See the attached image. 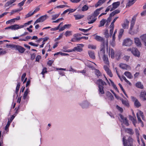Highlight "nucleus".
I'll use <instances>...</instances> for the list:
<instances>
[{
	"instance_id": "obj_34",
	"label": "nucleus",
	"mask_w": 146,
	"mask_h": 146,
	"mask_svg": "<svg viewBox=\"0 0 146 146\" xmlns=\"http://www.w3.org/2000/svg\"><path fill=\"white\" fill-rule=\"evenodd\" d=\"M135 22V19L133 18L132 19V20L131 22V24L130 25V30H131L133 27V26L134 25Z\"/></svg>"
},
{
	"instance_id": "obj_52",
	"label": "nucleus",
	"mask_w": 146,
	"mask_h": 146,
	"mask_svg": "<svg viewBox=\"0 0 146 146\" xmlns=\"http://www.w3.org/2000/svg\"><path fill=\"white\" fill-rule=\"evenodd\" d=\"M65 7H69L68 6V5H63L58 6L56 7L57 8H64Z\"/></svg>"
},
{
	"instance_id": "obj_45",
	"label": "nucleus",
	"mask_w": 146,
	"mask_h": 146,
	"mask_svg": "<svg viewBox=\"0 0 146 146\" xmlns=\"http://www.w3.org/2000/svg\"><path fill=\"white\" fill-rule=\"evenodd\" d=\"M88 9V7L86 5H84L82 8V11H85L87 10Z\"/></svg>"
},
{
	"instance_id": "obj_32",
	"label": "nucleus",
	"mask_w": 146,
	"mask_h": 146,
	"mask_svg": "<svg viewBox=\"0 0 146 146\" xmlns=\"http://www.w3.org/2000/svg\"><path fill=\"white\" fill-rule=\"evenodd\" d=\"M140 38L144 43L146 44V34H144L141 36Z\"/></svg>"
},
{
	"instance_id": "obj_26",
	"label": "nucleus",
	"mask_w": 146,
	"mask_h": 146,
	"mask_svg": "<svg viewBox=\"0 0 146 146\" xmlns=\"http://www.w3.org/2000/svg\"><path fill=\"white\" fill-rule=\"evenodd\" d=\"M125 131L126 133L131 135H133L134 132L132 129L129 128H127L125 129Z\"/></svg>"
},
{
	"instance_id": "obj_3",
	"label": "nucleus",
	"mask_w": 146,
	"mask_h": 146,
	"mask_svg": "<svg viewBox=\"0 0 146 146\" xmlns=\"http://www.w3.org/2000/svg\"><path fill=\"white\" fill-rule=\"evenodd\" d=\"M140 116L141 117L143 120H145L143 113L140 110H139L137 113V117L138 122L139 123H141V126L143 127L144 126V124L140 118Z\"/></svg>"
},
{
	"instance_id": "obj_25",
	"label": "nucleus",
	"mask_w": 146,
	"mask_h": 146,
	"mask_svg": "<svg viewBox=\"0 0 146 146\" xmlns=\"http://www.w3.org/2000/svg\"><path fill=\"white\" fill-rule=\"evenodd\" d=\"M136 1V0H129V2L127 4L126 7H129L133 5Z\"/></svg>"
},
{
	"instance_id": "obj_33",
	"label": "nucleus",
	"mask_w": 146,
	"mask_h": 146,
	"mask_svg": "<svg viewBox=\"0 0 146 146\" xmlns=\"http://www.w3.org/2000/svg\"><path fill=\"white\" fill-rule=\"evenodd\" d=\"M120 12V11L119 10H118V9L116 10H115L114 11H113V12H112V13H111L110 14V17H113V16H114L116 14L119 13Z\"/></svg>"
},
{
	"instance_id": "obj_17",
	"label": "nucleus",
	"mask_w": 146,
	"mask_h": 146,
	"mask_svg": "<svg viewBox=\"0 0 146 146\" xmlns=\"http://www.w3.org/2000/svg\"><path fill=\"white\" fill-rule=\"evenodd\" d=\"M120 4V2L119 1L113 3L112 4V7L110 9V11H111L117 8Z\"/></svg>"
},
{
	"instance_id": "obj_28",
	"label": "nucleus",
	"mask_w": 146,
	"mask_h": 146,
	"mask_svg": "<svg viewBox=\"0 0 146 146\" xmlns=\"http://www.w3.org/2000/svg\"><path fill=\"white\" fill-rule=\"evenodd\" d=\"M121 100L122 104L126 107H128L129 106V104L128 101L127 100H125L123 99H121Z\"/></svg>"
},
{
	"instance_id": "obj_11",
	"label": "nucleus",
	"mask_w": 146,
	"mask_h": 146,
	"mask_svg": "<svg viewBox=\"0 0 146 146\" xmlns=\"http://www.w3.org/2000/svg\"><path fill=\"white\" fill-rule=\"evenodd\" d=\"M103 7H101L100 8L96 9L92 14L93 16L90 17H96L100 13V11L103 9ZM90 17L89 18V19H90Z\"/></svg>"
},
{
	"instance_id": "obj_4",
	"label": "nucleus",
	"mask_w": 146,
	"mask_h": 146,
	"mask_svg": "<svg viewBox=\"0 0 146 146\" xmlns=\"http://www.w3.org/2000/svg\"><path fill=\"white\" fill-rule=\"evenodd\" d=\"M105 42L102 43L100 45V51L98 53L99 56L100 58L101 56H102L103 54H105Z\"/></svg>"
},
{
	"instance_id": "obj_54",
	"label": "nucleus",
	"mask_w": 146,
	"mask_h": 146,
	"mask_svg": "<svg viewBox=\"0 0 146 146\" xmlns=\"http://www.w3.org/2000/svg\"><path fill=\"white\" fill-rule=\"evenodd\" d=\"M130 57L129 56H124L123 57V59L126 61H128L129 58Z\"/></svg>"
},
{
	"instance_id": "obj_41",
	"label": "nucleus",
	"mask_w": 146,
	"mask_h": 146,
	"mask_svg": "<svg viewBox=\"0 0 146 146\" xmlns=\"http://www.w3.org/2000/svg\"><path fill=\"white\" fill-rule=\"evenodd\" d=\"M124 32V30L122 29H120L119 35H118V38L119 39H120L121 37Z\"/></svg>"
},
{
	"instance_id": "obj_13",
	"label": "nucleus",
	"mask_w": 146,
	"mask_h": 146,
	"mask_svg": "<svg viewBox=\"0 0 146 146\" xmlns=\"http://www.w3.org/2000/svg\"><path fill=\"white\" fill-rule=\"evenodd\" d=\"M119 67L123 69L129 70H131V67L125 64L121 63L119 65Z\"/></svg>"
},
{
	"instance_id": "obj_5",
	"label": "nucleus",
	"mask_w": 146,
	"mask_h": 146,
	"mask_svg": "<svg viewBox=\"0 0 146 146\" xmlns=\"http://www.w3.org/2000/svg\"><path fill=\"white\" fill-rule=\"evenodd\" d=\"M48 17L47 15H46L41 16L36 20L34 23V25L39 23L43 22Z\"/></svg>"
},
{
	"instance_id": "obj_42",
	"label": "nucleus",
	"mask_w": 146,
	"mask_h": 146,
	"mask_svg": "<svg viewBox=\"0 0 146 146\" xmlns=\"http://www.w3.org/2000/svg\"><path fill=\"white\" fill-rule=\"evenodd\" d=\"M95 73L97 77H99L102 74L98 70L96 69L95 70Z\"/></svg>"
},
{
	"instance_id": "obj_8",
	"label": "nucleus",
	"mask_w": 146,
	"mask_h": 146,
	"mask_svg": "<svg viewBox=\"0 0 146 146\" xmlns=\"http://www.w3.org/2000/svg\"><path fill=\"white\" fill-rule=\"evenodd\" d=\"M79 104L82 108L85 109L89 107L90 103L88 101H84L79 103Z\"/></svg>"
},
{
	"instance_id": "obj_60",
	"label": "nucleus",
	"mask_w": 146,
	"mask_h": 146,
	"mask_svg": "<svg viewBox=\"0 0 146 146\" xmlns=\"http://www.w3.org/2000/svg\"><path fill=\"white\" fill-rule=\"evenodd\" d=\"M104 34L106 38H108L109 37L108 31V30H106Z\"/></svg>"
},
{
	"instance_id": "obj_49",
	"label": "nucleus",
	"mask_w": 146,
	"mask_h": 146,
	"mask_svg": "<svg viewBox=\"0 0 146 146\" xmlns=\"http://www.w3.org/2000/svg\"><path fill=\"white\" fill-rule=\"evenodd\" d=\"M15 22V21H14V19H11V20H8V21H7L6 22V24H9L11 23H13Z\"/></svg>"
},
{
	"instance_id": "obj_10",
	"label": "nucleus",
	"mask_w": 146,
	"mask_h": 146,
	"mask_svg": "<svg viewBox=\"0 0 146 146\" xmlns=\"http://www.w3.org/2000/svg\"><path fill=\"white\" fill-rule=\"evenodd\" d=\"M132 43V41L130 38H128L124 40L123 45L127 46H131Z\"/></svg>"
},
{
	"instance_id": "obj_40",
	"label": "nucleus",
	"mask_w": 146,
	"mask_h": 146,
	"mask_svg": "<svg viewBox=\"0 0 146 146\" xmlns=\"http://www.w3.org/2000/svg\"><path fill=\"white\" fill-rule=\"evenodd\" d=\"M64 35L66 37L72 35V31H67L65 32Z\"/></svg>"
},
{
	"instance_id": "obj_29",
	"label": "nucleus",
	"mask_w": 146,
	"mask_h": 146,
	"mask_svg": "<svg viewBox=\"0 0 146 146\" xmlns=\"http://www.w3.org/2000/svg\"><path fill=\"white\" fill-rule=\"evenodd\" d=\"M88 54L90 58L93 59L95 58V57L94 52L89 50L88 51Z\"/></svg>"
},
{
	"instance_id": "obj_62",
	"label": "nucleus",
	"mask_w": 146,
	"mask_h": 146,
	"mask_svg": "<svg viewBox=\"0 0 146 146\" xmlns=\"http://www.w3.org/2000/svg\"><path fill=\"white\" fill-rule=\"evenodd\" d=\"M7 52V51L3 50L0 51V55H3L5 54Z\"/></svg>"
},
{
	"instance_id": "obj_27",
	"label": "nucleus",
	"mask_w": 146,
	"mask_h": 146,
	"mask_svg": "<svg viewBox=\"0 0 146 146\" xmlns=\"http://www.w3.org/2000/svg\"><path fill=\"white\" fill-rule=\"evenodd\" d=\"M129 23V21L127 19H126L125 22L122 25V27L124 29H127L128 27Z\"/></svg>"
},
{
	"instance_id": "obj_36",
	"label": "nucleus",
	"mask_w": 146,
	"mask_h": 146,
	"mask_svg": "<svg viewBox=\"0 0 146 146\" xmlns=\"http://www.w3.org/2000/svg\"><path fill=\"white\" fill-rule=\"evenodd\" d=\"M29 92L30 91L28 88H27L26 89L24 92L23 96V98L24 100L26 99L28 94Z\"/></svg>"
},
{
	"instance_id": "obj_37",
	"label": "nucleus",
	"mask_w": 146,
	"mask_h": 146,
	"mask_svg": "<svg viewBox=\"0 0 146 146\" xmlns=\"http://www.w3.org/2000/svg\"><path fill=\"white\" fill-rule=\"evenodd\" d=\"M106 22V20L104 19H102V20L100 21V24L99 26V27H101L103 26Z\"/></svg>"
},
{
	"instance_id": "obj_23",
	"label": "nucleus",
	"mask_w": 146,
	"mask_h": 146,
	"mask_svg": "<svg viewBox=\"0 0 146 146\" xmlns=\"http://www.w3.org/2000/svg\"><path fill=\"white\" fill-rule=\"evenodd\" d=\"M71 26V25L70 24L65 25L59 29V31H64L66 29L70 28Z\"/></svg>"
},
{
	"instance_id": "obj_22",
	"label": "nucleus",
	"mask_w": 146,
	"mask_h": 146,
	"mask_svg": "<svg viewBox=\"0 0 146 146\" xmlns=\"http://www.w3.org/2000/svg\"><path fill=\"white\" fill-rule=\"evenodd\" d=\"M102 56H103V60L104 63L106 64H109V61L108 60V56L107 55H106L105 54H103Z\"/></svg>"
},
{
	"instance_id": "obj_16",
	"label": "nucleus",
	"mask_w": 146,
	"mask_h": 146,
	"mask_svg": "<svg viewBox=\"0 0 146 146\" xmlns=\"http://www.w3.org/2000/svg\"><path fill=\"white\" fill-rule=\"evenodd\" d=\"M24 27V25H21L17 24L12 25V30H16L19 29L23 28Z\"/></svg>"
},
{
	"instance_id": "obj_51",
	"label": "nucleus",
	"mask_w": 146,
	"mask_h": 146,
	"mask_svg": "<svg viewBox=\"0 0 146 146\" xmlns=\"http://www.w3.org/2000/svg\"><path fill=\"white\" fill-rule=\"evenodd\" d=\"M135 132L136 135L138 138H139V130L138 129L136 128L135 129Z\"/></svg>"
},
{
	"instance_id": "obj_39",
	"label": "nucleus",
	"mask_w": 146,
	"mask_h": 146,
	"mask_svg": "<svg viewBox=\"0 0 146 146\" xmlns=\"http://www.w3.org/2000/svg\"><path fill=\"white\" fill-rule=\"evenodd\" d=\"M74 16L76 20L81 19L84 17V15H75Z\"/></svg>"
},
{
	"instance_id": "obj_64",
	"label": "nucleus",
	"mask_w": 146,
	"mask_h": 146,
	"mask_svg": "<svg viewBox=\"0 0 146 146\" xmlns=\"http://www.w3.org/2000/svg\"><path fill=\"white\" fill-rule=\"evenodd\" d=\"M104 68L106 72H107L110 70L108 67L106 65L104 66Z\"/></svg>"
},
{
	"instance_id": "obj_18",
	"label": "nucleus",
	"mask_w": 146,
	"mask_h": 146,
	"mask_svg": "<svg viewBox=\"0 0 146 146\" xmlns=\"http://www.w3.org/2000/svg\"><path fill=\"white\" fill-rule=\"evenodd\" d=\"M134 42L136 46L139 47L141 46V43L140 39L138 38H134Z\"/></svg>"
},
{
	"instance_id": "obj_21",
	"label": "nucleus",
	"mask_w": 146,
	"mask_h": 146,
	"mask_svg": "<svg viewBox=\"0 0 146 146\" xmlns=\"http://www.w3.org/2000/svg\"><path fill=\"white\" fill-rule=\"evenodd\" d=\"M93 16V15H90L88 16V21H89L88 22V24H91L93 23L96 20V19L95 18V17H91L90 19H89V17H90Z\"/></svg>"
},
{
	"instance_id": "obj_61",
	"label": "nucleus",
	"mask_w": 146,
	"mask_h": 146,
	"mask_svg": "<svg viewBox=\"0 0 146 146\" xmlns=\"http://www.w3.org/2000/svg\"><path fill=\"white\" fill-rule=\"evenodd\" d=\"M134 126L136 127V124L137 123V120L136 117H135L134 119L131 121Z\"/></svg>"
},
{
	"instance_id": "obj_24",
	"label": "nucleus",
	"mask_w": 146,
	"mask_h": 146,
	"mask_svg": "<svg viewBox=\"0 0 146 146\" xmlns=\"http://www.w3.org/2000/svg\"><path fill=\"white\" fill-rule=\"evenodd\" d=\"M114 54V51L112 48H110L109 50V56H110L111 58H113L115 57Z\"/></svg>"
},
{
	"instance_id": "obj_9",
	"label": "nucleus",
	"mask_w": 146,
	"mask_h": 146,
	"mask_svg": "<svg viewBox=\"0 0 146 146\" xmlns=\"http://www.w3.org/2000/svg\"><path fill=\"white\" fill-rule=\"evenodd\" d=\"M15 116L14 115H12L11 117V118L8 119V121L7 122V125H6L5 127V131H9V127L11 123L12 122Z\"/></svg>"
},
{
	"instance_id": "obj_31",
	"label": "nucleus",
	"mask_w": 146,
	"mask_h": 146,
	"mask_svg": "<svg viewBox=\"0 0 146 146\" xmlns=\"http://www.w3.org/2000/svg\"><path fill=\"white\" fill-rule=\"evenodd\" d=\"M140 97L144 100H146V92L144 91H142L141 92Z\"/></svg>"
},
{
	"instance_id": "obj_1",
	"label": "nucleus",
	"mask_w": 146,
	"mask_h": 146,
	"mask_svg": "<svg viewBox=\"0 0 146 146\" xmlns=\"http://www.w3.org/2000/svg\"><path fill=\"white\" fill-rule=\"evenodd\" d=\"M97 84H98L99 94L100 96L104 93V92L103 90V86L106 85V83L101 79H99L97 81Z\"/></svg>"
},
{
	"instance_id": "obj_46",
	"label": "nucleus",
	"mask_w": 146,
	"mask_h": 146,
	"mask_svg": "<svg viewBox=\"0 0 146 146\" xmlns=\"http://www.w3.org/2000/svg\"><path fill=\"white\" fill-rule=\"evenodd\" d=\"M88 47L89 48L92 49H95L96 48V46L92 44H89L88 45Z\"/></svg>"
},
{
	"instance_id": "obj_48",
	"label": "nucleus",
	"mask_w": 146,
	"mask_h": 146,
	"mask_svg": "<svg viewBox=\"0 0 146 146\" xmlns=\"http://www.w3.org/2000/svg\"><path fill=\"white\" fill-rule=\"evenodd\" d=\"M16 45H14V44H7L6 46L7 48H13L14 49H15V46Z\"/></svg>"
},
{
	"instance_id": "obj_63",
	"label": "nucleus",
	"mask_w": 146,
	"mask_h": 146,
	"mask_svg": "<svg viewBox=\"0 0 146 146\" xmlns=\"http://www.w3.org/2000/svg\"><path fill=\"white\" fill-rule=\"evenodd\" d=\"M29 44L30 45H31L35 46H38V44L34 43L32 42H29Z\"/></svg>"
},
{
	"instance_id": "obj_30",
	"label": "nucleus",
	"mask_w": 146,
	"mask_h": 146,
	"mask_svg": "<svg viewBox=\"0 0 146 146\" xmlns=\"http://www.w3.org/2000/svg\"><path fill=\"white\" fill-rule=\"evenodd\" d=\"M106 1V0H99L95 5V7H97L101 5Z\"/></svg>"
},
{
	"instance_id": "obj_50",
	"label": "nucleus",
	"mask_w": 146,
	"mask_h": 146,
	"mask_svg": "<svg viewBox=\"0 0 146 146\" xmlns=\"http://www.w3.org/2000/svg\"><path fill=\"white\" fill-rule=\"evenodd\" d=\"M22 9H23V8H21V9H17L13 10L11 11V14H12L15 13L21 10H22Z\"/></svg>"
},
{
	"instance_id": "obj_53",
	"label": "nucleus",
	"mask_w": 146,
	"mask_h": 146,
	"mask_svg": "<svg viewBox=\"0 0 146 146\" xmlns=\"http://www.w3.org/2000/svg\"><path fill=\"white\" fill-rule=\"evenodd\" d=\"M47 72V68H46L44 67L43 69L41 74L42 75H44L45 73H46Z\"/></svg>"
},
{
	"instance_id": "obj_15",
	"label": "nucleus",
	"mask_w": 146,
	"mask_h": 146,
	"mask_svg": "<svg viewBox=\"0 0 146 146\" xmlns=\"http://www.w3.org/2000/svg\"><path fill=\"white\" fill-rule=\"evenodd\" d=\"M132 53L135 56L139 57L140 56V53L139 51L136 48H132Z\"/></svg>"
},
{
	"instance_id": "obj_6",
	"label": "nucleus",
	"mask_w": 146,
	"mask_h": 146,
	"mask_svg": "<svg viewBox=\"0 0 146 146\" xmlns=\"http://www.w3.org/2000/svg\"><path fill=\"white\" fill-rule=\"evenodd\" d=\"M119 116L121 118L120 121L123 123L126 126H128L129 125L128 121L126 117H124L121 114H119Z\"/></svg>"
},
{
	"instance_id": "obj_12",
	"label": "nucleus",
	"mask_w": 146,
	"mask_h": 146,
	"mask_svg": "<svg viewBox=\"0 0 146 146\" xmlns=\"http://www.w3.org/2000/svg\"><path fill=\"white\" fill-rule=\"evenodd\" d=\"M131 99L134 102V104L137 108H139L141 106V104L138 100L133 96L131 97Z\"/></svg>"
},
{
	"instance_id": "obj_19",
	"label": "nucleus",
	"mask_w": 146,
	"mask_h": 146,
	"mask_svg": "<svg viewBox=\"0 0 146 146\" xmlns=\"http://www.w3.org/2000/svg\"><path fill=\"white\" fill-rule=\"evenodd\" d=\"M79 45L80 46H78L74 48V51L80 52L82 50V47L84 46V45L82 44H80Z\"/></svg>"
},
{
	"instance_id": "obj_2",
	"label": "nucleus",
	"mask_w": 146,
	"mask_h": 146,
	"mask_svg": "<svg viewBox=\"0 0 146 146\" xmlns=\"http://www.w3.org/2000/svg\"><path fill=\"white\" fill-rule=\"evenodd\" d=\"M122 141L124 146H130L133 145V140L131 136H129L127 139L126 140L125 137L123 136Z\"/></svg>"
},
{
	"instance_id": "obj_59",
	"label": "nucleus",
	"mask_w": 146,
	"mask_h": 146,
	"mask_svg": "<svg viewBox=\"0 0 146 146\" xmlns=\"http://www.w3.org/2000/svg\"><path fill=\"white\" fill-rule=\"evenodd\" d=\"M54 61L52 60H49L47 62L48 65L50 66H51L52 64L53 63Z\"/></svg>"
},
{
	"instance_id": "obj_20",
	"label": "nucleus",
	"mask_w": 146,
	"mask_h": 146,
	"mask_svg": "<svg viewBox=\"0 0 146 146\" xmlns=\"http://www.w3.org/2000/svg\"><path fill=\"white\" fill-rule=\"evenodd\" d=\"M96 35V34L93 35L94 36H95L94 38L96 40L98 41L102 42V43L105 42L104 39L103 37L98 35Z\"/></svg>"
},
{
	"instance_id": "obj_14",
	"label": "nucleus",
	"mask_w": 146,
	"mask_h": 146,
	"mask_svg": "<svg viewBox=\"0 0 146 146\" xmlns=\"http://www.w3.org/2000/svg\"><path fill=\"white\" fill-rule=\"evenodd\" d=\"M18 50L21 53H23L25 50V49L20 46L16 45L15 49Z\"/></svg>"
},
{
	"instance_id": "obj_55",
	"label": "nucleus",
	"mask_w": 146,
	"mask_h": 146,
	"mask_svg": "<svg viewBox=\"0 0 146 146\" xmlns=\"http://www.w3.org/2000/svg\"><path fill=\"white\" fill-rule=\"evenodd\" d=\"M59 15L60 14H58L53 15L52 16V20H55L59 16Z\"/></svg>"
},
{
	"instance_id": "obj_43",
	"label": "nucleus",
	"mask_w": 146,
	"mask_h": 146,
	"mask_svg": "<svg viewBox=\"0 0 146 146\" xmlns=\"http://www.w3.org/2000/svg\"><path fill=\"white\" fill-rule=\"evenodd\" d=\"M34 14L32 11H30L26 15L25 18H28Z\"/></svg>"
},
{
	"instance_id": "obj_56",
	"label": "nucleus",
	"mask_w": 146,
	"mask_h": 146,
	"mask_svg": "<svg viewBox=\"0 0 146 146\" xmlns=\"http://www.w3.org/2000/svg\"><path fill=\"white\" fill-rule=\"evenodd\" d=\"M116 108L120 112L122 113L123 112V109L121 108L119 106H118L117 105L116 106Z\"/></svg>"
},
{
	"instance_id": "obj_57",
	"label": "nucleus",
	"mask_w": 146,
	"mask_h": 146,
	"mask_svg": "<svg viewBox=\"0 0 146 146\" xmlns=\"http://www.w3.org/2000/svg\"><path fill=\"white\" fill-rule=\"evenodd\" d=\"M109 80H110V81L111 82V85L113 87V88L115 89L117 87H116V85L115 84H114L113 82L110 79H109Z\"/></svg>"
},
{
	"instance_id": "obj_47",
	"label": "nucleus",
	"mask_w": 146,
	"mask_h": 146,
	"mask_svg": "<svg viewBox=\"0 0 146 146\" xmlns=\"http://www.w3.org/2000/svg\"><path fill=\"white\" fill-rule=\"evenodd\" d=\"M40 10V6H38V7H36L35 9L34 10V11L33 12L34 14H35L37 12H38V11H39Z\"/></svg>"
},
{
	"instance_id": "obj_44",
	"label": "nucleus",
	"mask_w": 146,
	"mask_h": 146,
	"mask_svg": "<svg viewBox=\"0 0 146 146\" xmlns=\"http://www.w3.org/2000/svg\"><path fill=\"white\" fill-rule=\"evenodd\" d=\"M92 27L88 29H81V28H79V30L82 32H83L84 33H87L90 30V29H91Z\"/></svg>"
},
{
	"instance_id": "obj_38",
	"label": "nucleus",
	"mask_w": 146,
	"mask_h": 146,
	"mask_svg": "<svg viewBox=\"0 0 146 146\" xmlns=\"http://www.w3.org/2000/svg\"><path fill=\"white\" fill-rule=\"evenodd\" d=\"M136 86L139 88L142 89L143 88V86L141 82H137L136 84Z\"/></svg>"
},
{
	"instance_id": "obj_58",
	"label": "nucleus",
	"mask_w": 146,
	"mask_h": 146,
	"mask_svg": "<svg viewBox=\"0 0 146 146\" xmlns=\"http://www.w3.org/2000/svg\"><path fill=\"white\" fill-rule=\"evenodd\" d=\"M107 74L109 75L110 77H112L113 76V74L111 72V70H110L109 71L106 72Z\"/></svg>"
},
{
	"instance_id": "obj_35",
	"label": "nucleus",
	"mask_w": 146,
	"mask_h": 146,
	"mask_svg": "<svg viewBox=\"0 0 146 146\" xmlns=\"http://www.w3.org/2000/svg\"><path fill=\"white\" fill-rule=\"evenodd\" d=\"M124 74L129 79L132 78V76L131 73L129 72H125Z\"/></svg>"
},
{
	"instance_id": "obj_7",
	"label": "nucleus",
	"mask_w": 146,
	"mask_h": 146,
	"mask_svg": "<svg viewBox=\"0 0 146 146\" xmlns=\"http://www.w3.org/2000/svg\"><path fill=\"white\" fill-rule=\"evenodd\" d=\"M17 0H10L8 1L5 5V7H12L13 6L16 5L15 3L13 4Z\"/></svg>"
}]
</instances>
